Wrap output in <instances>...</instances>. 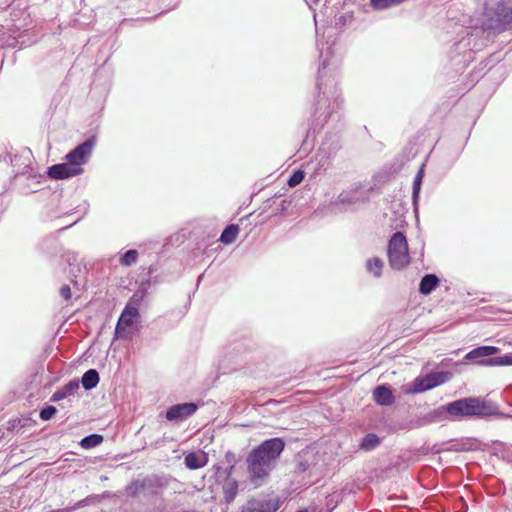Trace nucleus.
Masks as SVG:
<instances>
[{"mask_svg": "<svg viewBox=\"0 0 512 512\" xmlns=\"http://www.w3.org/2000/svg\"><path fill=\"white\" fill-rule=\"evenodd\" d=\"M484 18L482 28L470 29L454 44L451 60L456 65L466 67L473 61L474 53L486 47L492 36L512 28V7L504 2H498L494 6L485 3Z\"/></svg>", "mask_w": 512, "mask_h": 512, "instance_id": "1", "label": "nucleus"}, {"mask_svg": "<svg viewBox=\"0 0 512 512\" xmlns=\"http://www.w3.org/2000/svg\"><path fill=\"white\" fill-rule=\"evenodd\" d=\"M320 51V64L317 77L318 95L314 104L311 123L302 143V148L308 150L314 146L316 134L325 124L337 123L342 117L343 99L334 78H326V69L330 65L328 53L324 55V48L317 44Z\"/></svg>", "mask_w": 512, "mask_h": 512, "instance_id": "2", "label": "nucleus"}, {"mask_svg": "<svg viewBox=\"0 0 512 512\" xmlns=\"http://www.w3.org/2000/svg\"><path fill=\"white\" fill-rule=\"evenodd\" d=\"M499 415L497 407L479 397H464L439 406L410 423V429L463 418H485Z\"/></svg>", "mask_w": 512, "mask_h": 512, "instance_id": "3", "label": "nucleus"}, {"mask_svg": "<svg viewBox=\"0 0 512 512\" xmlns=\"http://www.w3.org/2000/svg\"><path fill=\"white\" fill-rule=\"evenodd\" d=\"M285 447L283 438L274 437L265 439L248 453L247 471L253 484L260 486L268 478L276 468Z\"/></svg>", "mask_w": 512, "mask_h": 512, "instance_id": "4", "label": "nucleus"}, {"mask_svg": "<svg viewBox=\"0 0 512 512\" xmlns=\"http://www.w3.org/2000/svg\"><path fill=\"white\" fill-rule=\"evenodd\" d=\"M500 348L491 345H482L470 350L464 356V360L474 361L481 367L512 366V352L497 355Z\"/></svg>", "mask_w": 512, "mask_h": 512, "instance_id": "5", "label": "nucleus"}, {"mask_svg": "<svg viewBox=\"0 0 512 512\" xmlns=\"http://www.w3.org/2000/svg\"><path fill=\"white\" fill-rule=\"evenodd\" d=\"M389 264L394 270H401L409 265V247L405 234L401 231L394 232L387 245Z\"/></svg>", "mask_w": 512, "mask_h": 512, "instance_id": "6", "label": "nucleus"}, {"mask_svg": "<svg viewBox=\"0 0 512 512\" xmlns=\"http://www.w3.org/2000/svg\"><path fill=\"white\" fill-rule=\"evenodd\" d=\"M452 373L448 371L430 372L424 377H417L407 387L406 393L417 394L433 389L449 381Z\"/></svg>", "mask_w": 512, "mask_h": 512, "instance_id": "7", "label": "nucleus"}, {"mask_svg": "<svg viewBox=\"0 0 512 512\" xmlns=\"http://www.w3.org/2000/svg\"><path fill=\"white\" fill-rule=\"evenodd\" d=\"M95 145L96 136L92 135L68 152L65 156V160L75 168H82V165L88 162Z\"/></svg>", "mask_w": 512, "mask_h": 512, "instance_id": "8", "label": "nucleus"}, {"mask_svg": "<svg viewBox=\"0 0 512 512\" xmlns=\"http://www.w3.org/2000/svg\"><path fill=\"white\" fill-rule=\"evenodd\" d=\"M141 316L137 307L126 306L122 310L114 330V338L122 339L126 337L127 330L134 324L140 322Z\"/></svg>", "mask_w": 512, "mask_h": 512, "instance_id": "9", "label": "nucleus"}, {"mask_svg": "<svg viewBox=\"0 0 512 512\" xmlns=\"http://www.w3.org/2000/svg\"><path fill=\"white\" fill-rule=\"evenodd\" d=\"M363 200L364 198L359 195V187L356 186L354 188L343 190L335 200L329 203L327 209L331 213L342 212L346 209H342L341 206L354 205Z\"/></svg>", "mask_w": 512, "mask_h": 512, "instance_id": "10", "label": "nucleus"}, {"mask_svg": "<svg viewBox=\"0 0 512 512\" xmlns=\"http://www.w3.org/2000/svg\"><path fill=\"white\" fill-rule=\"evenodd\" d=\"M199 404L195 402H184L170 406L165 413V418L170 422H181L196 413Z\"/></svg>", "mask_w": 512, "mask_h": 512, "instance_id": "11", "label": "nucleus"}, {"mask_svg": "<svg viewBox=\"0 0 512 512\" xmlns=\"http://www.w3.org/2000/svg\"><path fill=\"white\" fill-rule=\"evenodd\" d=\"M329 156L318 149L313 158L303 164V168L310 174V178L316 180L323 175L330 167Z\"/></svg>", "mask_w": 512, "mask_h": 512, "instance_id": "12", "label": "nucleus"}, {"mask_svg": "<svg viewBox=\"0 0 512 512\" xmlns=\"http://www.w3.org/2000/svg\"><path fill=\"white\" fill-rule=\"evenodd\" d=\"M83 172V168H75L72 164L66 161L48 167L46 174L50 179L63 180L78 176Z\"/></svg>", "mask_w": 512, "mask_h": 512, "instance_id": "13", "label": "nucleus"}, {"mask_svg": "<svg viewBox=\"0 0 512 512\" xmlns=\"http://www.w3.org/2000/svg\"><path fill=\"white\" fill-rule=\"evenodd\" d=\"M280 508L278 499L257 500L250 499L242 506L240 512H276Z\"/></svg>", "mask_w": 512, "mask_h": 512, "instance_id": "14", "label": "nucleus"}, {"mask_svg": "<svg viewBox=\"0 0 512 512\" xmlns=\"http://www.w3.org/2000/svg\"><path fill=\"white\" fill-rule=\"evenodd\" d=\"M142 490L145 496L154 497L162 493L166 482L157 475L147 476L141 480Z\"/></svg>", "mask_w": 512, "mask_h": 512, "instance_id": "15", "label": "nucleus"}, {"mask_svg": "<svg viewBox=\"0 0 512 512\" xmlns=\"http://www.w3.org/2000/svg\"><path fill=\"white\" fill-rule=\"evenodd\" d=\"M373 400L379 406H391L395 403V396L387 384L377 385L373 389Z\"/></svg>", "mask_w": 512, "mask_h": 512, "instance_id": "16", "label": "nucleus"}, {"mask_svg": "<svg viewBox=\"0 0 512 512\" xmlns=\"http://www.w3.org/2000/svg\"><path fill=\"white\" fill-rule=\"evenodd\" d=\"M440 278L434 273L425 274L419 282L418 291L423 296L430 295L440 285Z\"/></svg>", "mask_w": 512, "mask_h": 512, "instance_id": "17", "label": "nucleus"}, {"mask_svg": "<svg viewBox=\"0 0 512 512\" xmlns=\"http://www.w3.org/2000/svg\"><path fill=\"white\" fill-rule=\"evenodd\" d=\"M78 389L79 381L77 379H72L68 383H66L62 388L56 390L52 394L50 402H58L60 400L68 398L69 396H73Z\"/></svg>", "mask_w": 512, "mask_h": 512, "instance_id": "18", "label": "nucleus"}, {"mask_svg": "<svg viewBox=\"0 0 512 512\" xmlns=\"http://www.w3.org/2000/svg\"><path fill=\"white\" fill-rule=\"evenodd\" d=\"M222 490L224 494V500L227 504L232 503L238 493V481L232 477L223 480Z\"/></svg>", "mask_w": 512, "mask_h": 512, "instance_id": "19", "label": "nucleus"}, {"mask_svg": "<svg viewBox=\"0 0 512 512\" xmlns=\"http://www.w3.org/2000/svg\"><path fill=\"white\" fill-rule=\"evenodd\" d=\"M100 381L99 372L96 369H89L81 377L82 387L86 391H90L97 387Z\"/></svg>", "mask_w": 512, "mask_h": 512, "instance_id": "20", "label": "nucleus"}, {"mask_svg": "<svg viewBox=\"0 0 512 512\" xmlns=\"http://www.w3.org/2000/svg\"><path fill=\"white\" fill-rule=\"evenodd\" d=\"M381 444V438L375 433H367L359 443V450L370 452Z\"/></svg>", "mask_w": 512, "mask_h": 512, "instance_id": "21", "label": "nucleus"}, {"mask_svg": "<svg viewBox=\"0 0 512 512\" xmlns=\"http://www.w3.org/2000/svg\"><path fill=\"white\" fill-rule=\"evenodd\" d=\"M239 230L240 228L237 224H229L222 231L219 240L223 244H231L236 240Z\"/></svg>", "mask_w": 512, "mask_h": 512, "instance_id": "22", "label": "nucleus"}, {"mask_svg": "<svg viewBox=\"0 0 512 512\" xmlns=\"http://www.w3.org/2000/svg\"><path fill=\"white\" fill-rule=\"evenodd\" d=\"M341 148L339 138L336 136H333L329 140H326L322 143L319 150L324 151L325 154L329 156V159L332 160V158L335 156L337 151Z\"/></svg>", "mask_w": 512, "mask_h": 512, "instance_id": "23", "label": "nucleus"}, {"mask_svg": "<svg viewBox=\"0 0 512 512\" xmlns=\"http://www.w3.org/2000/svg\"><path fill=\"white\" fill-rule=\"evenodd\" d=\"M384 262L379 257H373L367 260L366 269L374 277L379 278L382 275Z\"/></svg>", "mask_w": 512, "mask_h": 512, "instance_id": "24", "label": "nucleus"}, {"mask_svg": "<svg viewBox=\"0 0 512 512\" xmlns=\"http://www.w3.org/2000/svg\"><path fill=\"white\" fill-rule=\"evenodd\" d=\"M423 177H424V169L422 167L419 169V171L417 172V174L415 175L414 180H413L412 201H413L414 205H417L418 200H419Z\"/></svg>", "mask_w": 512, "mask_h": 512, "instance_id": "25", "label": "nucleus"}, {"mask_svg": "<svg viewBox=\"0 0 512 512\" xmlns=\"http://www.w3.org/2000/svg\"><path fill=\"white\" fill-rule=\"evenodd\" d=\"M104 440L101 434L93 433L83 437L80 441V446L84 449H92L99 446Z\"/></svg>", "mask_w": 512, "mask_h": 512, "instance_id": "26", "label": "nucleus"}, {"mask_svg": "<svg viewBox=\"0 0 512 512\" xmlns=\"http://www.w3.org/2000/svg\"><path fill=\"white\" fill-rule=\"evenodd\" d=\"M184 463L190 470H196L205 465L203 459L195 452L188 453L184 458Z\"/></svg>", "mask_w": 512, "mask_h": 512, "instance_id": "27", "label": "nucleus"}, {"mask_svg": "<svg viewBox=\"0 0 512 512\" xmlns=\"http://www.w3.org/2000/svg\"><path fill=\"white\" fill-rule=\"evenodd\" d=\"M138 257H139V253L136 249H129V250L125 251L124 253L120 254L119 263L122 266L130 267L137 262Z\"/></svg>", "mask_w": 512, "mask_h": 512, "instance_id": "28", "label": "nucleus"}, {"mask_svg": "<svg viewBox=\"0 0 512 512\" xmlns=\"http://www.w3.org/2000/svg\"><path fill=\"white\" fill-rule=\"evenodd\" d=\"M405 0H370V6L377 11L385 10L403 3Z\"/></svg>", "mask_w": 512, "mask_h": 512, "instance_id": "29", "label": "nucleus"}, {"mask_svg": "<svg viewBox=\"0 0 512 512\" xmlns=\"http://www.w3.org/2000/svg\"><path fill=\"white\" fill-rule=\"evenodd\" d=\"M147 295V291L146 289L142 288V289H138L137 291H135L133 293V295L129 298L128 302L126 303V306H130V307H137L139 309V307L141 306V304L143 303L145 297Z\"/></svg>", "mask_w": 512, "mask_h": 512, "instance_id": "30", "label": "nucleus"}, {"mask_svg": "<svg viewBox=\"0 0 512 512\" xmlns=\"http://www.w3.org/2000/svg\"><path fill=\"white\" fill-rule=\"evenodd\" d=\"M306 174H309V173L306 172L305 169H303V170L298 169V170L293 171V173L289 176V178L287 180V184L290 187H295V186L299 185L304 180Z\"/></svg>", "mask_w": 512, "mask_h": 512, "instance_id": "31", "label": "nucleus"}, {"mask_svg": "<svg viewBox=\"0 0 512 512\" xmlns=\"http://www.w3.org/2000/svg\"><path fill=\"white\" fill-rule=\"evenodd\" d=\"M57 413V409L52 405H45L40 409L39 417L43 421H48L53 418V416Z\"/></svg>", "mask_w": 512, "mask_h": 512, "instance_id": "32", "label": "nucleus"}, {"mask_svg": "<svg viewBox=\"0 0 512 512\" xmlns=\"http://www.w3.org/2000/svg\"><path fill=\"white\" fill-rule=\"evenodd\" d=\"M126 492L131 497H136L139 493L143 492L141 480L132 481L127 487Z\"/></svg>", "mask_w": 512, "mask_h": 512, "instance_id": "33", "label": "nucleus"}, {"mask_svg": "<svg viewBox=\"0 0 512 512\" xmlns=\"http://www.w3.org/2000/svg\"><path fill=\"white\" fill-rule=\"evenodd\" d=\"M353 19V15L351 13H345L340 15L335 20V26L338 29H342L347 23H350Z\"/></svg>", "mask_w": 512, "mask_h": 512, "instance_id": "34", "label": "nucleus"}, {"mask_svg": "<svg viewBox=\"0 0 512 512\" xmlns=\"http://www.w3.org/2000/svg\"><path fill=\"white\" fill-rule=\"evenodd\" d=\"M234 469L235 465H229L223 470L220 467H217V480L220 481L222 478L223 480L228 479V477H231Z\"/></svg>", "mask_w": 512, "mask_h": 512, "instance_id": "35", "label": "nucleus"}, {"mask_svg": "<svg viewBox=\"0 0 512 512\" xmlns=\"http://www.w3.org/2000/svg\"><path fill=\"white\" fill-rule=\"evenodd\" d=\"M60 295L61 297L68 301L71 299V296H72V293H71V288L69 285H63L61 288H60Z\"/></svg>", "mask_w": 512, "mask_h": 512, "instance_id": "36", "label": "nucleus"}, {"mask_svg": "<svg viewBox=\"0 0 512 512\" xmlns=\"http://www.w3.org/2000/svg\"><path fill=\"white\" fill-rule=\"evenodd\" d=\"M225 460L228 463V465H236V463H237L236 456L231 451H227L225 453Z\"/></svg>", "mask_w": 512, "mask_h": 512, "instance_id": "37", "label": "nucleus"}, {"mask_svg": "<svg viewBox=\"0 0 512 512\" xmlns=\"http://www.w3.org/2000/svg\"><path fill=\"white\" fill-rule=\"evenodd\" d=\"M483 76L482 70L474 71L471 73L472 82H477Z\"/></svg>", "mask_w": 512, "mask_h": 512, "instance_id": "38", "label": "nucleus"}, {"mask_svg": "<svg viewBox=\"0 0 512 512\" xmlns=\"http://www.w3.org/2000/svg\"><path fill=\"white\" fill-rule=\"evenodd\" d=\"M5 437V431L0 429V441Z\"/></svg>", "mask_w": 512, "mask_h": 512, "instance_id": "39", "label": "nucleus"}, {"mask_svg": "<svg viewBox=\"0 0 512 512\" xmlns=\"http://www.w3.org/2000/svg\"><path fill=\"white\" fill-rule=\"evenodd\" d=\"M10 158H11V162L14 163L17 159V155L16 154H14L13 156L11 155Z\"/></svg>", "mask_w": 512, "mask_h": 512, "instance_id": "40", "label": "nucleus"}, {"mask_svg": "<svg viewBox=\"0 0 512 512\" xmlns=\"http://www.w3.org/2000/svg\"><path fill=\"white\" fill-rule=\"evenodd\" d=\"M296 512H309V511L306 508H304V509H300V510H298Z\"/></svg>", "mask_w": 512, "mask_h": 512, "instance_id": "41", "label": "nucleus"}, {"mask_svg": "<svg viewBox=\"0 0 512 512\" xmlns=\"http://www.w3.org/2000/svg\"><path fill=\"white\" fill-rule=\"evenodd\" d=\"M300 469L303 470V471L305 470V466H304L303 463H300Z\"/></svg>", "mask_w": 512, "mask_h": 512, "instance_id": "42", "label": "nucleus"}, {"mask_svg": "<svg viewBox=\"0 0 512 512\" xmlns=\"http://www.w3.org/2000/svg\"><path fill=\"white\" fill-rule=\"evenodd\" d=\"M202 277H203L202 275H200V276L198 277V283L201 281Z\"/></svg>", "mask_w": 512, "mask_h": 512, "instance_id": "43", "label": "nucleus"}]
</instances>
